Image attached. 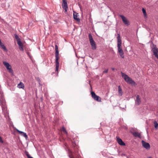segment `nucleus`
I'll use <instances>...</instances> for the list:
<instances>
[{
  "instance_id": "obj_24",
  "label": "nucleus",
  "mask_w": 158,
  "mask_h": 158,
  "mask_svg": "<svg viewBox=\"0 0 158 158\" xmlns=\"http://www.w3.org/2000/svg\"><path fill=\"white\" fill-rule=\"evenodd\" d=\"M25 154L28 158H34L33 157L31 156L29 154L28 152H26Z\"/></svg>"
},
{
  "instance_id": "obj_18",
  "label": "nucleus",
  "mask_w": 158,
  "mask_h": 158,
  "mask_svg": "<svg viewBox=\"0 0 158 158\" xmlns=\"http://www.w3.org/2000/svg\"><path fill=\"white\" fill-rule=\"evenodd\" d=\"M136 104L138 105H139L140 102H141V100L139 98V95H138L136 96Z\"/></svg>"
},
{
  "instance_id": "obj_15",
  "label": "nucleus",
  "mask_w": 158,
  "mask_h": 158,
  "mask_svg": "<svg viewBox=\"0 0 158 158\" xmlns=\"http://www.w3.org/2000/svg\"><path fill=\"white\" fill-rule=\"evenodd\" d=\"M73 18L77 21H79L80 19L79 18H77V13L74 11L73 13Z\"/></svg>"
},
{
  "instance_id": "obj_30",
  "label": "nucleus",
  "mask_w": 158,
  "mask_h": 158,
  "mask_svg": "<svg viewBox=\"0 0 158 158\" xmlns=\"http://www.w3.org/2000/svg\"><path fill=\"white\" fill-rule=\"evenodd\" d=\"M69 157L70 158H74V156L73 155L72 156H70V155H69Z\"/></svg>"
},
{
  "instance_id": "obj_16",
  "label": "nucleus",
  "mask_w": 158,
  "mask_h": 158,
  "mask_svg": "<svg viewBox=\"0 0 158 158\" xmlns=\"http://www.w3.org/2000/svg\"><path fill=\"white\" fill-rule=\"evenodd\" d=\"M1 48L3 50V51L5 52H7L8 51V50L6 48V47L4 45L2 44L1 42Z\"/></svg>"
},
{
  "instance_id": "obj_10",
  "label": "nucleus",
  "mask_w": 158,
  "mask_h": 158,
  "mask_svg": "<svg viewBox=\"0 0 158 158\" xmlns=\"http://www.w3.org/2000/svg\"><path fill=\"white\" fill-rule=\"evenodd\" d=\"M119 16L122 19L123 22L125 24L127 25H129V21L124 16L122 15H120Z\"/></svg>"
},
{
  "instance_id": "obj_34",
  "label": "nucleus",
  "mask_w": 158,
  "mask_h": 158,
  "mask_svg": "<svg viewBox=\"0 0 158 158\" xmlns=\"http://www.w3.org/2000/svg\"><path fill=\"white\" fill-rule=\"evenodd\" d=\"M112 69L113 70V71H114V68H112Z\"/></svg>"
},
{
  "instance_id": "obj_13",
  "label": "nucleus",
  "mask_w": 158,
  "mask_h": 158,
  "mask_svg": "<svg viewBox=\"0 0 158 158\" xmlns=\"http://www.w3.org/2000/svg\"><path fill=\"white\" fill-rule=\"evenodd\" d=\"M116 140L117 141L118 143L121 146H125V144L122 141V139L119 138L118 137H116Z\"/></svg>"
},
{
  "instance_id": "obj_21",
  "label": "nucleus",
  "mask_w": 158,
  "mask_h": 158,
  "mask_svg": "<svg viewBox=\"0 0 158 158\" xmlns=\"http://www.w3.org/2000/svg\"><path fill=\"white\" fill-rule=\"evenodd\" d=\"M55 56H59V51L58 46L56 45L55 46Z\"/></svg>"
},
{
  "instance_id": "obj_19",
  "label": "nucleus",
  "mask_w": 158,
  "mask_h": 158,
  "mask_svg": "<svg viewBox=\"0 0 158 158\" xmlns=\"http://www.w3.org/2000/svg\"><path fill=\"white\" fill-rule=\"evenodd\" d=\"M24 85V84L22 82H20L18 85V87L19 88L23 89Z\"/></svg>"
},
{
  "instance_id": "obj_27",
  "label": "nucleus",
  "mask_w": 158,
  "mask_h": 158,
  "mask_svg": "<svg viewBox=\"0 0 158 158\" xmlns=\"http://www.w3.org/2000/svg\"><path fill=\"white\" fill-rule=\"evenodd\" d=\"M19 48L20 49V50L23 51V45H22L21 46H19Z\"/></svg>"
},
{
  "instance_id": "obj_35",
  "label": "nucleus",
  "mask_w": 158,
  "mask_h": 158,
  "mask_svg": "<svg viewBox=\"0 0 158 158\" xmlns=\"http://www.w3.org/2000/svg\"><path fill=\"white\" fill-rule=\"evenodd\" d=\"M63 0V1H66V0Z\"/></svg>"
},
{
  "instance_id": "obj_1",
  "label": "nucleus",
  "mask_w": 158,
  "mask_h": 158,
  "mask_svg": "<svg viewBox=\"0 0 158 158\" xmlns=\"http://www.w3.org/2000/svg\"><path fill=\"white\" fill-rule=\"evenodd\" d=\"M1 92V106L2 110V114L4 115V117L8 121H10V118L9 115V111L7 110L6 105V102L4 98L2 97Z\"/></svg>"
},
{
  "instance_id": "obj_4",
  "label": "nucleus",
  "mask_w": 158,
  "mask_h": 158,
  "mask_svg": "<svg viewBox=\"0 0 158 158\" xmlns=\"http://www.w3.org/2000/svg\"><path fill=\"white\" fill-rule=\"evenodd\" d=\"M89 39L92 49L93 50L96 49V46L95 42L94 40L92 35L90 33L89 34Z\"/></svg>"
},
{
  "instance_id": "obj_14",
  "label": "nucleus",
  "mask_w": 158,
  "mask_h": 158,
  "mask_svg": "<svg viewBox=\"0 0 158 158\" xmlns=\"http://www.w3.org/2000/svg\"><path fill=\"white\" fill-rule=\"evenodd\" d=\"M131 133L135 137H137L139 138H141V134L140 133L138 132H132Z\"/></svg>"
},
{
  "instance_id": "obj_23",
  "label": "nucleus",
  "mask_w": 158,
  "mask_h": 158,
  "mask_svg": "<svg viewBox=\"0 0 158 158\" xmlns=\"http://www.w3.org/2000/svg\"><path fill=\"white\" fill-rule=\"evenodd\" d=\"M142 10L143 13V15H144V16H146L147 15L146 14V11L143 8Z\"/></svg>"
},
{
  "instance_id": "obj_6",
  "label": "nucleus",
  "mask_w": 158,
  "mask_h": 158,
  "mask_svg": "<svg viewBox=\"0 0 158 158\" xmlns=\"http://www.w3.org/2000/svg\"><path fill=\"white\" fill-rule=\"evenodd\" d=\"M91 94L92 98L95 100L98 101H100L101 98L99 96L97 95L94 92L92 91L91 92Z\"/></svg>"
},
{
  "instance_id": "obj_26",
  "label": "nucleus",
  "mask_w": 158,
  "mask_h": 158,
  "mask_svg": "<svg viewBox=\"0 0 158 158\" xmlns=\"http://www.w3.org/2000/svg\"><path fill=\"white\" fill-rule=\"evenodd\" d=\"M62 130L66 134H67V133L66 130L64 128V127H62Z\"/></svg>"
},
{
  "instance_id": "obj_11",
  "label": "nucleus",
  "mask_w": 158,
  "mask_h": 158,
  "mask_svg": "<svg viewBox=\"0 0 158 158\" xmlns=\"http://www.w3.org/2000/svg\"><path fill=\"white\" fill-rule=\"evenodd\" d=\"M15 130L18 132L22 136L24 137L26 139H27V138H28V136L26 133L20 131L16 128H15Z\"/></svg>"
},
{
  "instance_id": "obj_32",
  "label": "nucleus",
  "mask_w": 158,
  "mask_h": 158,
  "mask_svg": "<svg viewBox=\"0 0 158 158\" xmlns=\"http://www.w3.org/2000/svg\"><path fill=\"white\" fill-rule=\"evenodd\" d=\"M37 80H38V81H39V82L40 81V79H39V78H37Z\"/></svg>"
},
{
  "instance_id": "obj_3",
  "label": "nucleus",
  "mask_w": 158,
  "mask_h": 158,
  "mask_svg": "<svg viewBox=\"0 0 158 158\" xmlns=\"http://www.w3.org/2000/svg\"><path fill=\"white\" fill-rule=\"evenodd\" d=\"M122 77L124 79L125 81L127 83L132 85H135L136 83L131 78L122 72H121Z\"/></svg>"
},
{
  "instance_id": "obj_8",
  "label": "nucleus",
  "mask_w": 158,
  "mask_h": 158,
  "mask_svg": "<svg viewBox=\"0 0 158 158\" xmlns=\"http://www.w3.org/2000/svg\"><path fill=\"white\" fill-rule=\"evenodd\" d=\"M142 143L143 146L146 149L148 150L150 148V145L148 143H147L143 140H142Z\"/></svg>"
},
{
  "instance_id": "obj_12",
  "label": "nucleus",
  "mask_w": 158,
  "mask_h": 158,
  "mask_svg": "<svg viewBox=\"0 0 158 158\" xmlns=\"http://www.w3.org/2000/svg\"><path fill=\"white\" fill-rule=\"evenodd\" d=\"M63 3L62 4V7L64 9L65 12H66L67 10L68 6L67 2L66 0L63 1Z\"/></svg>"
},
{
  "instance_id": "obj_31",
  "label": "nucleus",
  "mask_w": 158,
  "mask_h": 158,
  "mask_svg": "<svg viewBox=\"0 0 158 158\" xmlns=\"http://www.w3.org/2000/svg\"><path fill=\"white\" fill-rule=\"evenodd\" d=\"M74 153L75 154V155H76V158H77V157H78V156H77V154L75 152Z\"/></svg>"
},
{
  "instance_id": "obj_33",
  "label": "nucleus",
  "mask_w": 158,
  "mask_h": 158,
  "mask_svg": "<svg viewBox=\"0 0 158 158\" xmlns=\"http://www.w3.org/2000/svg\"><path fill=\"white\" fill-rule=\"evenodd\" d=\"M121 156H125V154H122L121 155Z\"/></svg>"
},
{
  "instance_id": "obj_17",
  "label": "nucleus",
  "mask_w": 158,
  "mask_h": 158,
  "mask_svg": "<svg viewBox=\"0 0 158 158\" xmlns=\"http://www.w3.org/2000/svg\"><path fill=\"white\" fill-rule=\"evenodd\" d=\"M152 50L153 53H154L156 52H158V49L156 45L154 44L153 45Z\"/></svg>"
},
{
  "instance_id": "obj_20",
  "label": "nucleus",
  "mask_w": 158,
  "mask_h": 158,
  "mask_svg": "<svg viewBox=\"0 0 158 158\" xmlns=\"http://www.w3.org/2000/svg\"><path fill=\"white\" fill-rule=\"evenodd\" d=\"M118 93L119 95L121 96H122L123 92H122V89L120 85L118 86Z\"/></svg>"
},
{
  "instance_id": "obj_7",
  "label": "nucleus",
  "mask_w": 158,
  "mask_h": 158,
  "mask_svg": "<svg viewBox=\"0 0 158 158\" xmlns=\"http://www.w3.org/2000/svg\"><path fill=\"white\" fill-rule=\"evenodd\" d=\"M14 36L19 46H21L22 45H23V44L21 41L18 35L16 34H14Z\"/></svg>"
},
{
  "instance_id": "obj_25",
  "label": "nucleus",
  "mask_w": 158,
  "mask_h": 158,
  "mask_svg": "<svg viewBox=\"0 0 158 158\" xmlns=\"http://www.w3.org/2000/svg\"><path fill=\"white\" fill-rule=\"evenodd\" d=\"M153 54L158 59V52H156L153 53Z\"/></svg>"
},
{
  "instance_id": "obj_28",
  "label": "nucleus",
  "mask_w": 158,
  "mask_h": 158,
  "mask_svg": "<svg viewBox=\"0 0 158 158\" xmlns=\"http://www.w3.org/2000/svg\"><path fill=\"white\" fill-rule=\"evenodd\" d=\"M0 141H1V143L3 144V140L2 139L1 137Z\"/></svg>"
},
{
  "instance_id": "obj_29",
  "label": "nucleus",
  "mask_w": 158,
  "mask_h": 158,
  "mask_svg": "<svg viewBox=\"0 0 158 158\" xmlns=\"http://www.w3.org/2000/svg\"><path fill=\"white\" fill-rule=\"evenodd\" d=\"M108 69H107L106 70L103 71V73H107L108 72Z\"/></svg>"
},
{
  "instance_id": "obj_5",
  "label": "nucleus",
  "mask_w": 158,
  "mask_h": 158,
  "mask_svg": "<svg viewBox=\"0 0 158 158\" xmlns=\"http://www.w3.org/2000/svg\"><path fill=\"white\" fill-rule=\"evenodd\" d=\"M3 64L8 72L11 74H13V71L11 68V66L10 64L6 61H3Z\"/></svg>"
},
{
  "instance_id": "obj_9",
  "label": "nucleus",
  "mask_w": 158,
  "mask_h": 158,
  "mask_svg": "<svg viewBox=\"0 0 158 158\" xmlns=\"http://www.w3.org/2000/svg\"><path fill=\"white\" fill-rule=\"evenodd\" d=\"M56 57V71H58L59 69V63L58 61L59 59V56H55Z\"/></svg>"
},
{
  "instance_id": "obj_22",
  "label": "nucleus",
  "mask_w": 158,
  "mask_h": 158,
  "mask_svg": "<svg viewBox=\"0 0 158 158\" xmlns=\"http://www.w3.org/2000/svg\"><path fill=\"white\" fill-rule=\"evenodd\" d=\"M154 124L155 127L156 128H158V123L157 122L155 121H154Z\"/></svg>"
},
{
  "instance_id": "obj_2",
  "label": "nucleus",
  "mask_w": 158,
  "mask_h": 158,
  "mask_svg": "<svg viewBox=\"0 0 158 158\" xmlns=\"http://www.w3.org/2000/svg\"><path fill=\"white\" fill-rule=\"evenodd\" d=\"M117 47L118 52L120 56L123 58H124V52L121 48L122 41L119 34H118L117 37Z\"/></svg>"
}]
</instances>
